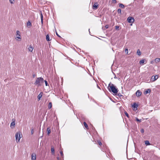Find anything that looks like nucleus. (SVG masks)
<instances>
[{"label":"nucleus","instance_id":"1","mask_svg":"<svg viewBox=\"0 0 160 160\" xmlns=\"http://www.w3.org/2000/svg\"><path fill=\"white\" fill-rule=\"evenodd\" d=\"M108 90L109 92L116 94L117 93L118 90L115 86L111 82L110 83L108 87Z\"/></svg>","mask_w":160,"mask_h":160},{"label":"nucleus","instance_id":"2","mask_svg":"<svg viewBox=\"0 0 160 160\" xmlns=\"http://www.w3.org/2000/svg\"><path fill=\"white\" fill-rule=\"evenodd\" d=\"M44 82V79L42 77L38 78H37L35 82L34 83L35 85H37L38 87H39Z\"/></svg>","mask_w":160,"mask_h":160},{"label":"nucleus","instance_id":"3","mask_svg":"<svg viewBox=\"0 0 160 160\" xmlns=\"http://www.w3.org/2000/svg\"><path fill=\"white\" fill-rule=\"evenodd\" d=\"M21 133L20 132H17L16 133L15 135L16 140L17 142H19L20 139V135Z\"/></svg>","mask_w":160,"mask_h":160},{"label":"nucleus","instance_id":"4","mask_svg":"<svg viewBox=\"0 0 160 160\" xmlns=\"http://www.w3.org/2000/svg\"><path fill=\"white\" fill-rule=\"evenodd\" d=\"M128 22L129 23L133 22L134 21V18L132 17H129L127 20Z\"/></svg>","mask_w":160,"mask_h":160},{"label":"nucleus","instance_id":"5","mask_svg":"<svg viewBox=\"0 0 160 160\" xmlns=\"http://www.w3.org/2000/svg\"><path fill=\"white\" fill-rule=\"evenodd\" d=\"M31 160H36V154L33 153H32L31 155Z\"/></svg>","mask_w":160,"mask_h":160},{"label":"nucleus","instance_id":"6","mask_svg":"<svg viewBox=\"0 0 160 160\" xmlns=\"http://www.w3.org/2000/svg\"><path fill=\"white\" fill-rule=\"evenodd\" d=\"M158 78V76L157 75L156 76H153L152 77L151 80L153 81H154L155 80H156Z\"/></svg>","mask_w":160,"mask_h":160},{"label":"nucleus","instance_id":"7","mask_svg":"<svg viewBox=\"0 0 160 160\" xmlns=\"http://www.w3.org/2000/svg\"><path fill=\"white\" fill-rule=\"evenodd\" d=\"M33 48L32 45H30L28 48V50L29 52H32L33 50Z\"/></svg>","mask_w":160,"mask_h":160},{"label":"nucleus","instance_id":"8","mask_svg":"<svg viewBox=\"0 0 160 160\" xmlns=\"http://www.w3.org/2000/svg\"><path fill=\"white\" fill-rule=\"evenodd\" d=\"M98 5V4L97 2L95 3L93 6V9H97Z\"/></svg>","mask_w":160,"mask_h":160},{"label":"nucleus","instance_id":"9","mask_svg":"<svg viewBox=\"0 0 160 160\" xmlns=\"http://www.w3.org/2000/svg\"><path fill=\"white\" fill-rule=\"evenodd\" d=\"M142 93V92L139 90H138L136 93V95L138 97L140 96Z\"/></svg>","mask_w":160,"mask_h":160},{"label":"nucleus","instance_id":"10","mask_svg":"<svg viewBox=\"0 0 160 160\" xmlns=\"http://www.w3.org/2000/svg\"><path fill=\"white\" fill-rule=\"evenodd\" d=\"M16 35H18V36L16 37V38H18V39H21L20 38V32L19 31L17 30L16 32Z\"/></svg>","mask_w":160,"mask_h":160},{"label":"nucleus","instance_id":"11","mask_svg":"<svg viewBox=\"0 0 160 160\" xmlns=\"http://www.w3.org/2000/svg\"><path fill=\"white\" fill-rule=\"evenodd\" d=\"M15 121H13L11 122L10 124V127L11 128H13L15 126Z\"/></svg>","mask_w":160,"mask_h":160},{"label":"nucleus","instance_id":"12","mask_svg":"<svg viewBox=\"0 0 160 160\" xmlns=\"http://www.w3.org/2000/svg\"><path fill=\"white\" fill-rule=\"evenodd\" d=\"M40 17H41V23H42V25L43 24V15L42 14L41 11L40 12Z\"/></svg>","mask_w":160,"mask_h":160},{"label":"nucleus","instance_id":"13","mask_svg":"<svg viewBox=\"0 0 160 160\" xmlns=\"http://www.w3.org/2000/svg\"><path fill=\"white\" fill-rule=\"evenodd\" d=\"M42 92H41L38 96V100H40L41 99V98L42 96Z\"/></svg>","mask_w":160,"mask_h":160},{"label":"nucleus","instance_id":"14","mask_svg":"<svg viewBox=\"0 0 160 160\" xmlns=\"http://www.w3.org/2000/svg\"><path fill=\"white\" fill-rule=\"evenodd\" d=\"M46 40L47 41H49L51 39H50L49 36L48 34L47 35L46 37Z\"/></svg>","mask_w":160,"mask_h":160},{"label":"nucleus","instance_id":"15","mask_svg":"<svg viewBox=\"0 0 160 160\" xmlns=\"http://www.w3.org/2000/svg\"><path fill=\"white\" fill-rule=\"evenodd\" d=\"M51 151L52 154H54L55 152L54 147L53 146H51Z\"/></svg>","mask_w":160,"mask_h":160},{"label":"nucleus","instance_id":"16","mask_svg":"<svg viewBox=\"0 0 160 160\" xmlns=\"http://www.w3.org/2000/svg\"><path fill=\"white\" fill-rule=\"evenodd\" d=\"M52 107V103L51 102H50L49 103L48 105V109H50Z\"/></svg>","mask_w":160,"mask_h":160},{"label":"nucleus","instance_id":"17","mask_svg":"<svg viewBox=\"0 0 160 160\" xmlns=\"http://www.w3.org/2000/svg\"><path fill=\"white\" fill-rule=\"evenodd\" d=\"M47 131L48 132V134L49 135L51 132L50 128L49 127H48V128H47Z\"/></svg>","mask_w":160,"mask_h":160},{"label":"nucleus","instance_id":"18","mask_svg":"<svg viewBox=\"0 0 160 160\" xmlns=\"http://www.w3.org/2000/svg\"><path fill=\"white\" fill-rule=\"evenodd\" d=\"M151 89H148L144 93L145 94H147L148 93H150L151 92Z\"/></svg>","mask_w":160,"mask_h":160},{"label":"nucleus","instance_id":"19","mask_svg":"<svg viewBox=\"0 0 160 160\" xmlns=\"http://www.w3.org/2000/svg\"><path fill=\"white\" fill-rule=\"evenodd\" d=\"M160 61V59L159 58H156L155 59V62L156 63H158V62H159Z\"/></svg>","mask_w":160,"mask_h":160},{"label":"nucleus","instance_id":"20","mask_svg":"<svg viewBox=\"0 0 160 160\" xmlns=\"http://www.w3.org/2000/svg\"><path fill=\"white\" fill-rule=\"evenodd\" d=\"M119 7L121 8H124V5L122 3H120L119 4Z\"/></svg>","mask_w":160,"mask_h":160},{"label":"nucleus","instance_id":"21","mask_svg":"<svg viewBox=\"0 0 160 160\" xmlns=\"http://www.w3.org/2000/svg\"><path fill=\"white\" fill-rule=\"evenodd\" d=\"M27 26L29 27H31L32 26V24L30 21H28L27 23Z\"/></svg>","mask_w":160,"mask_h":160},{"label":"nucleus","instance_id":"22","mask_svg":"<svg viewBox=\"0 0 160 160\" xmlns=\"http://www.w3.org/2000/svg\"><path fill=\"white\" fill-rule=\"evenodd\" d=\"M117 12H118V13H119V14H120V15L121 14V12H122V10L120 8H118V10H117Z\"/></svg>","mask_w":160,"mask_h":160},{"label":"nucleus","instance_id":"23","mask_svg":"<svg viewBox=\"0 0 160 160\" xmlns=\"http://www.w3.org/2000/svg\"><path fill=\"white\" fill-rule=\"evenodd\" d=\"M145 142V144L146 145H150V144L148 141H147V140Z\"/></svg>","mask_w":160,"mask_h":160},{"label":"nucleus","instance_id":"24","mask_svg":"<svg viewBox=\"0 0 160 160\" xmlns=\"http://www.w3.org/2000/svg\"><path fill=\"white\" fill-rule=\"evenodd\" d=\"M137 54L138 55L140 56L141 55V52L139 49H138L137 50Z\"/></svg>","mask_w":160,"mask_h":160},{"label":"nucleus","instance_id":"25","mask_svg":"<svg viewBox=\"0 0 160 160\" xmlns=\"http://www.w3.org/2000/svg\"><path fill=\"white\" fill-rule=\"evenodd\" d=\"M132 107L134 108H137L138 107V105L136 104V103H134L133 105H132Z\"/></svg>","mask_w":160,"mask_h":160},{"label":"nucleus","instance_id":"26","mask_svg":"<svg viewBox=\"0 0 160 160\" xmlns=\"http://www.w3.org/2000/svg\"><path fill=\"white\" fill-rule=\"evenodd\" d=\"M84 125V127L86 128H88V125L85 122H84L83 123Z\"/></svg>","mask_w":160,"mask_h":160},{"label":"nucleus","instance_id":"27","mask_svg":"<svg viewBox=\"0 0 160 160\" xmlns=\"http://www.w3.org/2000/svg\"><path fill=\"white\" fill-rule=\"evenodd\" d=\"M144 59L140 61L139 63L140 64H143L144 62Z\"/></svg>","mask_w":160,"mask_h":160},{"label":"nucleus","instance_id":"28","mask_svg":"<svg viewBox=\"0 0 160 160\" xmlns=\"http://www.w3.org/2000/svg\"><path fill=\"white\" fill-rule=\"evenodd\" d=\"M136 120L138 122H141L142 121L141 119H139L138 118H136Z\"/></svg>","mask_w":160,"mask_h":160},{"label":"nucleus","instance_id":"29","mask_svg":"<svg viewBox=\"0 0 160 160\" xmlns=\"http://www.w3.org/2000/svg\"><path fill=\"white\" fill-rule=\"evenodd\" d=\"M60 153L61 156L62 157V158H63V152L62 151H61L60 152Z\"/></svg>","mask_w":160,"mask_h":160},{"label":"nucleus","instance_id":"30","mask_svg":"<svg viewBox=\"0 0 160 160\" xmlns=\"http://www.w3.org/2000/svg\"><path fill=\"white\" fill-rule=\"evenodd\" d=\"M98 142L99 145L101 146L102 145V142L100 141H98Z\"/></svg>","mask_w":160,"mask_h":160},{"label":"nucleus","instance_id":"31","mask_svg":"<svg viewBox=\"0 0 160 160\" xmlns=\"http://www.w3.org/2000/svg\"><path fill=\"white\" fill-rule=\"evenodd\" d=\"M115 29L116 30H119V27L118 26H115Z\"/></svg>","mask_w":160,"mask_h":160},{"label":"nucleus","instance_id":"32","mask_svg":"<svg viewBox=\"0 0 160 160\" xmlns=\"http://www.w3.org/2000/svg\"><path fill=\"white\" fill-rule=\"evenodd\" d=\"M44 82H45V84L46 86H49V85L48 84L46 80H45Z\"/></svg>","mask_w":160,"mask_h":160},{"label":"nucleus","instance_id":"33","mask_svg":"<svg viewBox=\"0 0 160 160\" xmlns=\"http://www.w3.org/2000/svg\"><path fill=\"white\" fill-rule=\"evenodd\" d=\"M124 113H125V114L127 116V117H129L128 114V113H127V112H126L125 111L124 112Z\"/></svg>","mask_w":160,"mask_h":160},{"label":"nucleus","instance_id":"34","mask_svg":"<svg viewBox=\"0 0 160 160\" xmlns=\"http://www.w3.org/2000/svg\"><path fill=\"white\" fill-rule=\"evenodd\" d=\"M112 2L114 3H116L117 2V1L116 0H112Z\"/></svg>","mask_w":160,"mask_h":160},{"label":"nucleus","instance_id":"35","mask_svg":"<svg viewBox=\"0 0 160 160\" xmlns=\"http://www.w3.org/2000/svg\"><path fill=\"white\" fill-rule=\"evenodd\" d=\"M140 132L142 133H143L144 132V129H142L140 130Z\"/></svg>","mask_w":160,"mask_h":160},{"label":"nucleus","instance_id":"36","mask_svg":"<svg viewBox=\"0 0 160 160\" xmlns=\"http://www.w3.org/2000/svg\"><path fill=\"white\" fill-rule=\"evenodd\" d=\"M33 132H34L33 129H32L31 130V133L32 134H33Z\"/></svg>","mask_w":160,"mask_h":160},{"label":"nucleus","instance_id":"37","mask_svg":"<svg viewBox=\"0 0 160 160\" xmlns=\"http://www.w3.org/2000/svg\"><path fill=\"white\" fill-rule=\"evenodd\" d=\"M13 1H14V0H9V1H10V2L12 4L13 3Z\"/></svg>","mask_w":160,"mask_h":160},{"label":"nucleus","instance_id":"38","mask_svg":"<svg viewBox=\"0 0 160 160\" xmlns=\"http://www.w3.org/2000/svg\"><path fill=\"white\" fill-rule=\"evenodd\" d=\"M125 52L127 53L128 52V49H126L125 50Z\"/></svg>","mask_w":160,"mask_h":160},{"label":"nucleus","instance_id":"39","mask_svg":"<svg viewBox=\"0 0 160 160\" xmlns=\"http://www.w3.org/2000/svg\"><path fill=\"white\" fill-rule=\"evenodd\" d=\"M108 27H109L108 25H106L105 26V28H107H107H108Z\"/></svg>","mask_w":160,"mask_h":160},{"label":"nucleus","instance_id":"40","mask_svg":"<svg viewBox=\"0 0 160 160\" xmlns=\"http://www.w3.org/2000/svg\"><path fill=\"white\" fill-rule=\"evenodd\" d=\"M119 97H121L122 96V95L120 93L118 94V95Z\"/></svg>","mask_w":160,"mask_h":160},{"label":"nucleus","instance_id":"41","mask_svg":"<svg viewBox=\"0 0 160 160\" xmlns=\"http://www.w3.org/2000/svg\"><path fill=\"white\" fill-rule=\"evenodd\" d=\"M56 34L57 35V36H58L59 37H60V36L58 34V33L56 31Z\"/></svg>","mask_w":160,"mask_h":160},{"label":"nucleus","instance_id":"42","mask_svg":"<svg viewBox=\"0 0 160 160\" xmlns=\"http://www.w3.org/2000/svg\"><path fill=\"white\" fill-rule=\"evenodd\" d=\"M97 86L98 88L100 89H101L100 88L98 85H97Z\"/></svg>","mask_w":160,"mask_h":160},{"label":"nucleus","instance_id":"43","mask_svg":"<svg viewBox=\"0 0 160 160\" xmlns=\"http://www.w3.org/2000/svg\"><path fill=\"white\" fill-rule=\"evenodd\" d=\"M35 75H36L35 74H33L32 75L33 78H34V77L35 76Z\"/></svg>","mask_w":160,"mask_h":160},{"label":"nucleus","instance_id":"44","mask_svg":"<svg viewBox=\"0 0 160 160\" xmlns=\"http://www.w3.org/2000/svg\"><path fill=\"white\" fill-rule=\"evenodd\" d=\"M57 159L58 160H59V157H57Z\"/></svg>","mask_w":160,"mask_h":160},{"label":"nucleus","instance_id":"45","mask_svg":"<svg viewBox=\"0 0 160 160\" xmlns=\"http://www.w3.org/2000/svg\"><path fill=\"white\" fill-rule=\"evenodd\" d=\"M152 62H152L151 63H152Z\"/></svg>","mask_w":160,"mask_h":160}]
</instances>
